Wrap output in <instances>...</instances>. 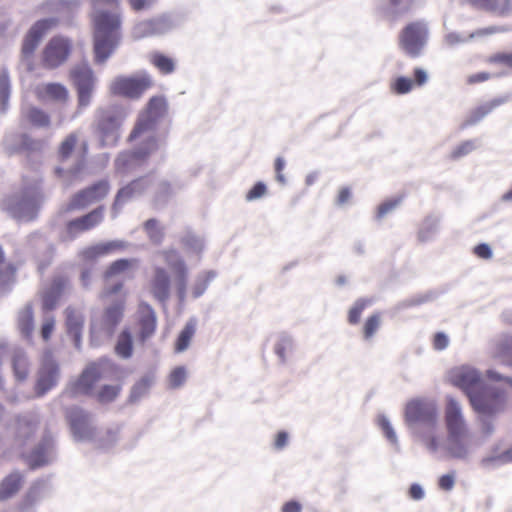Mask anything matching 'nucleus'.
<instances>
[{
	"mask_svg": "<svg viewBox=\"0 0 512 512\" xmlns=\"http://www.w3.org/2000/svg\"><path fill=\"white\" fill-rule=\"evenodd\" d=\"M93 10L104 9L108 6L113 10H120V0H91Z\"/></svg>",
	"mask_w": 512,
	"mask_h": 512,
	"instance_id": "nucleus-56",
	"label": "nucleus"
},
{
	"mask_svg": "<svg viewBox=\"0 0 512 512\" xmlns=\"http://www.w3.org/2000/svg\"><path fill=\"white\" fill-rule=\"evenodd\" d=\"M67 418L76 441H95L96 431L89 413L79 407H72L67 412Z\"/></svg>",
	"mask_w": 512,
	"mask_h": 512,
	"instance_id": "nucleus-13",
	"label": "nucleus"
},
{
	"mask_svg": "<svg viewBox=\"0 0 512 512\" xmlns=\"http://www.w3.org/2000/svg\"><path fill=\"white\" fill-rule=\"evenodd\" d=\"M427 40L428 28L423 21L408 23L398 36L399 47L412 58L420 56Z\"/></svg>",
	"mask_w": 512,
	"mask_h": 512,
	"instance_id": "nucleus-8",
	"label": "nucleus"
},
{
	"mask_svg": "<svg viewBox=\"0 0 512 512\" xmlns=\"http://www.w3.org/2000/svg\"><path fill=\"white\" fill-rule=\"evenodd\" d=\"M110 191L108 180H99L76 192L67 204L66 211L82 210L103 200Z\"/></svg>",
	"mask_w": 512,
	"mask_h": 512,
	"instance_id": "nucleus-11",
	"label": "nucleus"
},
{
	"mask_svg": "<svg viewBox=\"0 0 512 512\" xmlns=\"http://www.w3.org/2000/svg\"><path fill=\"white\" fill-rule=\"evenodd\" d=\"M455 485V473L442 475L439 479V487L445 491H451Z\"/></svg>",
	"mask_w": 512,
	"mask_h": 512,
	"instance_id": "nucleus-58",
	"label": "nucleus"
},
{
	"mask_svg": "<svg viewBox=\"0 0 512 512\" xmlns=\"http://www.w3.org/2000/svg\"><path fill=\"white\" fill-rule=\"evenodd\" d=\"M147 185L143 182L142 179H136L126 186L122 187L116 194L113 209H116L120 206L124 201L132 198L134 195L141 194L145 191Z\"/></svg>",
	"mask_w": 512,
	"mask_h": 512,
	"instance_id": "nucleus-33",
	"label": "nucleus"
},
{
	"mask_svg": "<svg viewBox=\"0 0 512 512\" xmlns=\"http://www.w3.org/2000/svg\"><path fill=\"white\" fill-rule=\"evenodd\" d=\"M126 118L125 109L118 105L98 108L95 112L94 131L102 146L116 145Z\"/></svg>",
	"mask_w": 512,
	"mask_h": 512,
	"instance_id": "nucleus-7",
	"label": "nucleus"
},
{
	"mask_svg": "<svg viewBox=\"0 0 512 512\" xmlns=\"http://www.w3.org/2000/svg\"><path fill=\"white\" fill-rule=\"evenodd\" d=\"M428 80L427 72L422 68L414 69V79L405 76L395 78L390 84V90L394 94L403 95L411 92L414 87L423 86Z\"/></svg>",
	"mask_w": 512,
	"mask_h": 512,
	"instance_id": "nucleus-21",
	"label": "nucleus"
},
{
	"mask_svg": "<svg viewBox=\"0 0 512 512\" xmlns=\"http://www.w3.org/2000/svg\"><path fill=\"white\" fill-rule=\"evenodd\" d=\"M119 430V427L108 429L99 439H95L97 446L104 450L114 447L119 440Z\"/></svg>",
	"mask_w": 512,
	"mask_h": 512,
	"instance_id": "nucleus-42",
	"label": "nucleus"
},
{
	"mask_svg": "<svg viewBox=\"0 0 512 512\" xmlns=\"http://www.w3.org/2000/svg\"><path fill=\"white\" fill-rule=\"evenodd\" d=\"M99 377L100 371L98 366L95 363L89 364L69 388L68 393L72 396L89 393Z\"/></svg>",
	"mask_w": 512,
	"mask_h": 512,
	"instance_id": "nucleus-20",
	"label": "nucleus"
},
{
	"mask_svg": "<svg viewBox=\"0 0 512 512\" xmlns=\"http://www.w3.org/2000/svg\"><path fill=\"white\" fill-rule=\"evenodd\" d=\"M153 381L154 380L151 375L143 376L137 383L133 385L129 396V401L134 403L144 397L152 386Z\"/></svg>",
	"mask_w": 512,
	"mask_h": 512,
	"instance_id": "nucleus-40",
	"label": "nucleus"
},
{
	"mask_svg": "<svg viewBox=\"0 0 512 512\" xmlns=\"http://www.w3.org/2000/svg\"><path fill=\"white\" fill-rule=\"evenodd\" d=\"M35 94L40 101H54L65 103L69 98L66 87L60 83H45L38 85Z\"/></svg>",
	"mask_w": 512,
	"mask_h": 512,
	"instance_id": "nucleus-23",
	"label": "nucleus"
},
{
	"mask_svg": "<svg viewBox=\"0 0 512 512\" xmlns=\"http://www.w3.org/2000/svg\"><path fill=\"white\" fill-rule=\"evenodd\" d=\"M91 20L94 27L95 60L103 63L120 40L121 15L119 10H93Z\"/></svg>",
	"mask_w": 512,
	"mask_h": 512,
	"instance_id": "nucleus-6",
	"label": "nucleus"
},
{
	"mask_svg": "<svg viewBox=\"0 0 512 512\" xmlns=\"http://www.w3.org/2000/svg\"><path fill=\"white\" fill-rule=\"evenodd\" d=\"M488 62L492 64H501L512 69V51L495 53L489 57Z\"/></svg>",
	"mask_w": 512,
	"mask_h": 512,
	"instance_id": "nucleus-51",
	"label": "nucleus"
},
{
	"mask_svg": "<svg viewBox=\"0 0 512 512\" xmlns=\"http://www.w3.org/2000/svg\"><path fill=\"white\" fill-rule=\"evenodd\" d=\"M492 357L504 365L512 366V334L496 339Z\"/></svg>",
	"mask_w": 512,
	"mask_h": 512,
	"instance_id": "nucleus-29",
	"label": "nucleus"
},
{
	"mask_svg": "<svg viewBox=\"0 0 512 512\" xmlns=\"http://www.w3.org/2000/svg\"><path fill=\"white\" fill-rule=\"evenodd\" d=\"M10 91V82L6 73L0 74V100L5 103Z\"/></svg>",
	"mask_w": 512,
	"mask_h": 512,
	"instance_id": "nucleus-55",
	"label": "nucleus"
},
{
	"mask_svg": "<svg viewBox=\"0 0 512 512\" xmlns=\"http://www.w3.org/2000/svg\"><path fill=\"white\" fill-rule=\"evenodd\" d=\"M508 463H512V447L502 452H493L481 460L482 467L487 469Z\"/></svg>",
	"mask_w": 512,
	"mask_h": 512,
	"instance_id": "nucleus-37",
	"label": "nucleus"
},
{
	"mask_svg": "<svg viewBox=\"0 0 512 512\" xmlns=\"http://www.w3.org/2000/svg\"><path fill=\"white\" fill-rule=\"evenodd\" d=\"M26 121L32 126L45 128L50 125V116L40 108L31 107L25 113Z\"/></svg>",
	"mask_w": 512,
	"mask_h": 512,
	"instance_id": "nucleus-38",
	"label": "nucleus"
},
{
	"mask_svg": "<svg viewBox=\"0 0 512 512\" xmlns=\"http://www.w3.org/2000/svg\"><path fill=\"white\" fill-rule=\"evenodd\" d=\"M293 339L287 333L281 332L276 335L274 343V353L281 364H285L293 352Z\"/></svg>",
	"mask_w": 512,
	"mask_h": 512,
	"instance_id": "nucleus-32",
	"label": "nucleus"
},
{
	"mask_svg": "<svg viewBox=\"0 0 512 512\" xmlns=\"http://www.w3.org/2000/svg\"><path fill=\"white\" fill-rule=\"evenodd\" d=\"M288 433L285 431H280L277 433L274 441V448L276 450H282L284 449L288 444Z\"/></svg>",
	"mask_w": 512,
	"mask_h": 512,
	"instance_id": "nucleus-63",
	"label": "nucleus"
},
{
	"mask_svg": "<svg viewBox=\"0 0 512 512\" xmlns=\"http://www.w3.org/2000/svg\"><path fill=\"white\" fill-rule=\"evenodd\" d=\"M186 369L183 366L176 367L169 375V386L172 389L181 387L186 381Z\"/></svg>",
	"mask_w": 512,
	"mask_h": 512,
	"instance_id": "nucleus-49",
	"label": "nucleus"
},
{
	"mask_svg": "<svg viewBox=\"0 0 512 512\" xmlns=\"http://www.w3.org/2000/svg\"><path fill=\"white\" fill-rule=\"evenodd\" d=\"M302 505L295 500H290L283 504L281 512H301Z\"/></svg>",
	"mask_w": 512,
	"mask_h": 512,
	"instance_id": "nucleus-64",
	"label": "nucleus"
},
{
	"mask_svg": "<svg viewBox=\"0 0 512 512\" xmlns=\"http://www.w3.org/2000/svg\"><path fill=\"white\" fill-rule=\"evenodd\" d=\"M449 377L452 384L463 390L469 399L471 394L478 393L486 386L480 372L469 366L452 369Z\"/></svg>",
	"mask_w": 512,
	"mask_h": 512,
	"instance_id": "nucleus-14",
	"label": "nucleus"
},
{
	"mask_svg": "<svg viewBox=\"0 0 512 512\" xmlns=\"http://www.w3.org/2000/svg\"><path fill=\"white\" fill-rule=\"evenodd\" d=\"M267 193V187L263 182H257L246 194V200L253 201L262 198Z\"/></svg>",
	"mask_w": 512,
	"mask_h": 512,
	"instance_id": "nucleus-53",
	"label": "nucleus"
},
{
	"mask_svg": "<svg viewBox=\"0 0 512 512\" xmlns=\"http://www.w3.org/2000/svg\"><path fill=\"white\" fill-rule=\"evenodd\" d=\"M444 446L440 453L465 460L471 455L472 431L463 404L454 396L447 395L444 404Z\"/></svg>",
	"mask_w": 512,
	"mask_h": 512,
	"instance_id": "nucleus-3",
	"label": "nucleus"
},
{
	"mask_svg": "<svg viewBox=\"0 0 512 512\" xmlns=\"http://www.w3.org/2000/svg\"><path fill=\"white\" fill-rule=\"evenodd\" d=\"M164 263L171 271L169 272L161 266L153 268L152 276L149 280V291L155 299L165 302L171 292L172 285L175 288L180 300L185 298L188 283V268L181 255L173 249L161 252Z\"/></svg>",
	"mask_w": 512,
	"mask_h": 512,
	"instance_id": "nucleus-4",
	"label": "nucleus"
},
{
	"mask_svg": "<svg viewBox=\"0 0 512 512\" xmlns=\"http://www.w3.org/2000/svg\"><path fill=\"white\" fill-rule=\"evenodd\" d=\"M67 285V278L58 277L53 280L51 289L46 291L42 296V310L44 313H49L56 308Z\"/></svg>",
	"mask_w": 512,
	"mask_h": 512,
	"instance_id": "nucleus-26",
	"label": "nucleus"
},
{
	"mask_svg": "<svg viewBox=\"0 0 512 512\" xmlns=\"http://www.w3.org/2000/svg\"><path fill=\"white\" fill-rule=\"evenodd\" d=\"M24 484V475L13 471L0 482V501L14 497Z\"/></svg>",
	"mask_w": 512,
	"mask_h": 512,
	"instance_id": "nucleus-28",
	"label": "nucleus"
},
{
	"mask_svg": "<svg viewBox=\"0 0 512 512\" xmlns=\"http://www.w3.org/2000/svg\"><path fill=\"white\" fill-rule=\"evenodd\" d=\"M414 0H387L381 7L382 15L389 21H395L400 15L411 10Z\"/></svg>",
	"mask_w": 512,
	"mask_h": 512,
	"instance_id": "nucleus-31",
	"label": "nucleus"
},
{
	"mask_svg": "<svg viewBox=\"0 0 512 512\" xmlns=\"http://www.w3.org/2000/svg\"><path fill=\"white\" fill-rule=\"evenodd\" d=\"M370 305L371 300L369 299L357 300L349 311L348 320H359V318L362 316V312L366 310Z\"/></svg>",
	"mask_w": 512,
	"mask_h": 512,
	"instance_id": "nucleus-50",
	"label": "nucleus"
},
{
	"mask_svg": "<svg viewBox=\"0 0 512 512\" xmlns=\"http://www.w3.org/2000/svg\"><path fill=\"white\" fill-rule=\"evenodd\" d=\"M473 409L482 417L489 418L504 410V398L487 385L478 393L471 394L469 399Z\"/></svg>",
	"mask_w": 512,
	"mask_h": 512,
	"instance_id": "nucleus-10",
	"label": "nucleus"
},
{
	"mask_svg": "<svg viewBox=\"0 0 512 512\" xmlns=\"http://www.w3.org/2000/svg\"><path fill=\"white\" fill-rule=\"evenodd\" d=\"M47 491L46 482L42 480L36 481L18 504V510L20 512H33L34 507L46 496Z\"/></svg>",
	"mask_w": 512,
	"mask_h": 512,
	"instance_id": "nucleus-24",
	"label": "nucleus"
},
{
	"mask_svg": "<svg viewBox=\"0 0 512 512\" xmlns=\"http://www.w3.org/2000/svg\"><path fill=\"white\" fill-rule=\"evenodd\" d=\"M495 102H489L475 107L471 110L467 122L468 124H475L487 116L496 107Z\"/></svg>",
	"mask_w": 512,
	"mask_h": 512,
	"instance_id": "nucleus-43",
	"label": "nucleus"
},
{
	"mask_svg": "<svg viewBox=\"0 0 512 512\" xmlns=\"http://www.w3.org/2000/svg\"><path fill=\"white\" fill-rule=\"evenodd\" d=\"M144 229L150 240L159 244L163 239V231L156 219H149L144 223Z\"/></svg>",
	"mask_w": 512,
	"mask_h": 512,
	"instance_id": "nucleus-46",
	"label": "nucleus"
},
{
	"mask_svg": "<svg viewBox=\"0 0 512 512\" xmlns=\"http://www.w3.org/2000/svg\"><path fill=\"white\" fill-rule=\"evenodd\" d=\"M474 254L482 259H490L492 257V251L489 245L485 243L478 244L474 248Z\"/></svg>",
	"mask_w": 512,
	"mask_h": 512,
	"instance_id": "nucleus-62",
	"label": "nucleus"
},
{
	"mask_svg": "<svg viewBox=\"0 0 512 512\" xmlns=\"http://www.w3.org/2000/svg\"><path fill=\"white\" fill-rule=\"evenodd\" d=\"M104 212V206L100 205L87 214L68 221L65 226L67 237L69 239H74L79 234L97 227L104 219Z\"/></svg>",
	"mask_w": 512,
	"mask_h": 512,
	"instance_id": "nucleus-17",
	"label": "nucleus"
},
{
	"mask_svg": "<svg viewBox=\"0 0 512 512\" xmlns=\"http://www.w3.org/2000/svg\"><path fill=\"white\" fill-rule=\"evenodd\" d=\"M151 86L152 80L148 75L119 77L112 82L110 90L114 95L139 98Z\"/></svg>",
	"mask_w": 512,
	"mask_h": 512,
	"instance_id": "nucleus-15",
	"label": "nucleus"
},
{
	"mask_svg": "<svg viewBox=\"0 0 512 512\" xmlns=\"http://www.w3.org/2000/svg\"><path fill=\"white\" fill-rule=\"evenodd\" d=\"M404 422L429 454L440 453L445 444L444 431L440 423L439 407L435 400L430 398L410 400L405 406Z\"/></svg>",
	"mask_w": 512,
	"mask_h": 512,
	"instance_id": "nucleus-2",
	"label": "nucleus"
},
{
	"mask_svg": "<svg viewBox=\"0 0 512 512\" xmlns=\"http://www.w3.org/2000/svg\"><path fill=\"white\" fill-rule=\"evenodd\" d=\"M378 425L381 428L387 440L398 449L399 445L397 434L394 428L392 427L389 419L385 415H380L378 417Z\"/></svg>",
	"mask_w": 512,
	"mask_h": 512,
	"instance_id": "nucleus-45",
	"label": "nucleus"
},
{
	"mask_svg": "<svg viewBox=\"0 0 512 512\" xmlns=\"http://www.w3.org/2000/svg\"><path fill=\"white\" fill-rule=\"evenodd\" d=\"M41 146L40 142L39 141H36V140H33L31 138H29L27 135H22L21 136V145H20V148L22 150H28V151H32V150H36V149H39Z\"/></svg>",
	"mask_w": 512,
	"mask_h": 512,
	"instance_id": "nucleus-61",
	"label": "nucleus"
},
{
	"mask_svg": "<svg viewBox=\"0 0 512 512\" xmlns=\"http://www.w3.org/2000/svg\"><path fill=\"white\" fill-rule=\"evenodd\" d=\"M58 24L56 18H47L37 21L27 32L23 39L21 53L24 58H30L37 49L41 39Z\"/></svg>",
	"mask_w": 512,
	"mask_h": 512,
	"instance_id": "nucleus-18",
	"label": "nucleus"
},
{
	"mask_svg": "<svg viewBox=\"0 0 512 512\" xmlns=\"http://www.w3.org/2000/svg\"><path fill=\"white\" fill-rule=\"evenodd\" d=\"M151 63L162 73L170 74L174 71V62L171 58L161 54L155 53L151 57Z\"/></svg>",
	"mask_w": 512,
	"mask_h": 512,
	"instance_id": "nucleus-44",
	"label": "nucleus"
},
{
	"mask_svg": "<svg viewBox=\"0 0 512 512\" xmlns=\"http://www.w3.org/2000/svg\"><path fill=\"white\" fill-rule=\"evenodd\" d=\"M70 78L77 90L78 107H87L91 103L95 84L93 71L86 64L77 65L71 70Z\"/></svg>",
	"mask_w": 512,
	"mask_h": 512,
	"instance_id": "nucleus-12",
	"label": "nucleus"
},
{
	"mask_svg": "<svg viewBox=\"0 0 512 512\" xmlns=\"http://www.w3.org/2000/svg\"><path fill=\"white\" fill-rule=\"evenodd\" d=\"M59 380V367L50 354L43 358L42 367L39 371L35 386L37 397L44 396L50 389L55 387Z\"/></svg>",
	"mask_w": 512,
	"mask_h": 512,
	"instance_id": "nucleus-19",
	"label": "nucleus"
},
{
	"mask_svg": "<svg viewBox=\"0 0 512 512\" xmlns=\"http://www.w3.org/2000/svg\"><path fill=\"white\" fill-rule=\"evenodd\" d=\"M39 420L32 414H24L16 420V438L20 441L29 439L37 430Z\"/></svg>",
	"mask_w": 512,
	"mask_h": 512,
	"instance_id": "nucleus-30",
	"label": "nucleus"
},
{
	"mask_svg": "<svg viewBox=\"0 0 512 512\" xmlns=\"http://www.w3.org/2000/svg\"><path fill=\"white\" fill-rule=\"evenodd\" d=\"M400 202H401V199L397 198V199H390V200H387V201L381 203L377 209V217L383 218L385 215H387L388 213L393 211L400 204Z\"/></svg>",
	"mask_w": 512,
	"mask_h": 512,
	"instance_id": "nucleus-52",
	"label": "nucleus"
},
{
	"mask_svg": "<svg viewBox=\"0 0 512 512\" xmlns=\"http://www.w3.org/2000/svg\"><path fill=\"white\" fill-rule=\"evenodd\" d=\"M120 386L118 385H105L98 393V400L101 403L112 402L119 394Z\"/></svg>",
	"mask_w": 512,
	"mask_h": 512,
	"instance_id": "nucleus-48",
	"label": "nucleus"
},
{
	"mask_svg": "<svg viewBox=\"0 0 512 512\" xmlns=\"http://www.w3.org/2000/svg\"><path fill=\"white\" fill-rule=\"evenodd\" d=\"M473 148H474L473 142H471V141L463 142L462 144H460L458 147H456L453 150L451 157L453 159H457L459 157L467 155L468 153H470L473 150Z\"/></svg>",
	"mask_w": 512,
	"mask_h": 512,
	"instance_id": "nucleus-57",
	"label": "nucleus"
},
{
	"mask_svg": "<svg viewBox=\"0 0 512 512\" xmlns=\"http://www.w3.org/2000/svg\"><path fill=\"white\" fill-rule=\"evenodd\" d=\"M12 368L17 381H24L29 374V362L21 348H15L12 355Z\"/></svg>",
	"mask_w": 512,
	"mask_h": 512,
	"instance_id": "nucleus-34",
	"label": "nucleus"
},
{
	"mask_svg": "<svg viewBox=\"0 0 512 512\" xmlns=\"http://www.w3.org/2000/svg\"><path fill=\"white\" fill-rule=\"evenodd\" d=\"M487 378L491 381L499 382L503 385L512 387V378L505 376L504 374L496 370L489 369L487 371Z\"/></svg>",
	"mask_w": 512,
	"mask_h": 512,
	"instance_id": "nucleus-54",
	"label": "nucleus"
},
{
	"mask_svg": "<svg viewBox=\"0 0 512 512\" xmlns=\"http://www.w3.org/2000/svg\"><path fill=\"white\" fill-rule=\"evenodd\" d=\"M79 144V135L76 132L69 133L60 143L58 147V159L61 162L67 161L77 145Z\"/></svg>",
	"mask_w": 512,
	"mask_h": 512,
	"instance_id": "nucleus-35",
	"label": "nucleus"
},
{
	"mask_svg": "<svg viewBox=\"0 0 512 512\" xmlns=\"http://www.w3.org/2000/svg\"><path fill=\"white\" fill-rule=\"evenodd\" d=\"M43 195L39 187L25 188L19 196L9 200L8 210L14 218L19 220H31L35 217Z\"/></svg>",
	"mask_w": 512,
	"mask_h": 512,
	"instance_id": "nucleus-9",
	"label": "nucleus"
},
{
	"mask_svg": "<svg viewBox=\"0 0 512 512\" xmlns=\"http://www.w3.org/2000/svg\"><path fill=\"white\" fill-rule=\"evenodd\" d=\"M139 320H155V313L150 305L141 303L138 307Z\"/></svg>",
	"mask_w": 512,
	"mask_h": 512,
	"instance_id": "nucleus-59",
	"label": "nucleus"
},
{
	"mask_svg": "<svg viewBox=\"0 0 512 512\" xmlns=\"http://www.w3.org/2000/svg\"><path fill=\"white\" fill-rule=\"evenodd\" d=\"M169 26V22L165 18L149 19L138 23L134 27L133 33L136 38L150 37L164 33Z\"/></svg>",
	"mask_w": 512,
	"mask_h": 512,
	"instance_id": "nucleus-25",
	"label": "nucleus"
},
{
	"mask_svg": "<svg viewBox=\"0 0 512 512\" xmlns=\"http://www.w3.org/2000/svg\"><path fill=\"white\" fill-rule=\"evenodd\" d=\"M115 323L116 322H92V341L99 344L100 342L109 339L115 330Z\"/></svg>",
	"mask_w": 512,
	"mask_h": 512,
	"instance_id": "nucleus-36",
	"label": "nucleus"
},
{
	"mask_svg": "<svg viewBox=\"0 0 512 512\" xmlns=\"http://www.w3.org/2000/svg\"><path fill=\"white\" fill-rule=\"evenodd\" d=\"M137 263L136 259H119L112 262L103 273V288L99 299L105 306V314L109 320H119L123 316L127 292L123 281H111L112 277L125 273Z\"/></svg>",
	"mask_w": 512,
	"mask_h": 512,
	"instance_id": "nucleus-5",
	"label": "nucleus"
},
{
	"mask_svg": "<svg viewBox=\"0 0 512 512\" xmlns=\"http://www.w3.org/2000/svg\"><path fill=\"white\" fill-rule=\"evenodd\" d=\"M71 51V43L67 38L55 36L49 40L42 52V64L53 69L63 64Z\"/></svg>",
	"mask_w": 512,
	"mask_h": 512,
	"instance_id": "nucleus-16",
	"label": "nucleus"
},
{
	"mask_svg": "<svg viewBox=\"0 0 512 512\" xmlns=\"http://www.w3.org/2000/svg\"><path fill=\"white\" fill-rule=\"evenodd\" d=\"M87 153H88V144H87L86 141H82L80 143L79 158L76 161V163L73 165V167H71L68 170V173L71 176H76V175H78L79 173H81L83 171V169L85 168V165H86Z\"/></svg>",
	"mask_w": 512,
	"mask_h": 512,
	"instance_id": "nucleus-47",
	"label": "nucleus"
},
{
	"mask_svg": "<svg viewBox=\"0 0 512 512\" xmlns=\"http://www.w3.org/2000/svg\"><path fill=\"white\" fill-rule=\"evenodd\" d=\"M167 113V102L162 96L152 97L146 109L139 115L130 135L129 141L135 142L133 150L121 154L117 159L119 167L140 165L158 150L156 126Z\"/></svg>",
	"mask_w": 512,
	"mask_h": 512,
	"instance_id": "nucleus-1",
	"label": "nucleus"
},
{
	"mask_svg": "<svg viewBox=\"0 0 512 512\" xmlns=\"http://www.w3.org/2000/svg\"><path fill=\"white\" fill-rule=\"evenodd\" d=\"M53 459V442L50 437H44L41 442L33 449L28 464L31 469H37L49 464Z\"/></svg>",
	"mask_w": 512,
	"mask_h": 512,
	"instance_id": "nucleus-22",
	"label": "nucleus"
},
{
	"mask_svg": "<svg viewBox=\"0 0 512 512\" xmlns=\"http://www.w3.org/2000/svg\"><path fill=\"white\" fill-rule=\"evenodd\" d=\"M115 351L117 355L124 359L131 357L133 352L132 335L128 330H123L117 340Z\"/></svg>",
	"mask_w": 512,
	"mask_h": 512,
	"instance_id": "nucleus-39",
	"label": "nucleus"
},
{
	"mask_svg": "<svg viewBox=\"0 0 512 512\" xmlns=\"http://www.w3.org/2000/svg\"><path fill=\"white\" fill-rule=\"evenodd\" d=\"M131 9L135 12H139L150 8L155 0H127Z\"/></svg>",
	"mask_w": 512,
	"mask_h": 512,
	"instance_id": "nucleus-60",
	"label": "nucleus"
},
{
	"mask_svg": "<svg viewBox=\"0 0 512 512\" xmlns=\"http://www.w3.org/2000/svg\"><path fill=\"white\" fill-rule=\"evenodd\" d=\"M468 2L481 10L506 17L512 14V0H468Z\"/></svg>",
	"mask_w": 512,
	"mask_h": 512,
	"instance_id": "nucleus-27",
	"label": "nucleus"
},
{
	"mask_svg": "<svg viewBox=\"0 0 512 512\" xmlns=\"http://www.w3.org/2000/svg\"><path fill=\"white\" fill-rule=\"evenodd\" d=\"M196 332V326L193 322H188L183 330L179 333L176 343L175 351L178 353L184 352L188 349L190 341Z\"/></svg>",
	"mask_w": 512,
	"mask_h": 512,
	"instance_id": "nucleus-41",
	"label": "nucleus"
}]
</instances>
